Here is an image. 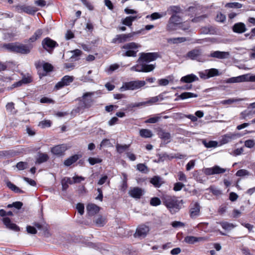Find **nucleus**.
<instances>
[{
  "instance_id": "f257e3e1",
  "label": "nucleus",
  "mask_w": 255,
  "mask_h": 255,
  "mask_svg": "<svg viewBox=\"0 0 255 255\" xmlns=\"http://www.w3.org/2000/svg\"><path fill=\"white\" fill-rule=\"evenodd\" d=\"M158 57V54L157 52L140 53L137 64L131 67L130 69L138 72H149L154 69L155 66L147 63L155 60Z\"/></svg>"
},
{
  "instance_id": "f03ea898",
  "label": "nucleus",
  "mask_w": 255,
  "mask_h": 255,
  "mask_svg": "<svg viewBox=\"0 0 255 255\" xmlns=\"http://www.w3.org/2000/svg\"><path fill=\"white\" fill-rule=\"evenodd\" d=\"M161 198L163 204L172 214H174L179 212L182 208L184 204L183 200H179L175 196L167 194L162 195Z\"/></svg>"
},
{
  "instance_id": "7ed1b4c3",
  "label": "nucleus",
  "mask_w": 255,
  "mask_h": 255,
  "mask_svg": "<svg viewBox=\"0 0 255 255\" xmlns=\"http://www.w3.org/2000/svg\"><path fill=\"white\" fill-rule=\"evenodd\" d=\"M96 93L95 92H86L82 97L78 98L76 101L78 102V105L72 111L71 113L72 114L82 113L85 109L91 107L94 102L92 97Z\"/></svg>"
},
{
  "instance_id": "20e7f679",
  "label": "nucleus",
  "mask_w": 255,
  "mask_h": 255,
  "mask_svg": "<svg viewBox=\"0 0 255 255\" xmlns=\"http://www.w3.org/2000/svg\"><path fill=\"white\" fill-rule=\"evenodd\" d=\"M2 47L9 52L21 54H28L31 52L33 47V45L29 43L27 44H23L15 42L4 44Z\"/></svg>"
},
{
  "instance_id": "39448f33",
  "label": "nucleus",
  "mask_w": 255,
  "mask_h": 255,
  "mask_svg": "<svg viewBox=\"0 0 255 255\" xmlns=\"http://www.w3.org/2000/svg\"><path fill=\"white\" fill-rule=\"evenodd\" d=\"M140 47L139 44L133 42L125 44L121 47V49L126 50L122 55L126 57H136Z\"/></svg>"
},
{
  "instance_id": "423d86ee",
  "label": "nucleus",
  "mask_w": 255,
  "mask_h": 255,
  "mask_svg": "<svg viewBox=\"0 0 255 255\" xmlns=\"http://www.w3.org/2000/svg\"><path fill=\"white\" fill-rule=\"evenodd\" d=\"M145 85V81L143 80H137L125 82L120 88V91H124L126 90H135L143 87Z\"/></svg>"
},
{
  "instance_id": "0eeeda50",
  "label": "nucleus",
  "mask_w": 255,
  "mask_h": 255,
  "mask_svg": "<svg viewBox=\"0 0 255 255\" xmlns=\"http://www.w3.org/2000/svg\"><path fill=\"white\" fill-rule=\"evenodd\" d=\"M187 56L191 60H196L199 62H203L206 60V56L203 54L202 50L198 48H195L189 51Z\"/></svg>"
},
{
  "instance_id": "6e6552de",
  "label": "nucleus",
  "mask_w": 255,
  "mask_h": 255,
  "mask_svg": "<svg viewBox=\"0 0 255 255\" xmlns=\"http://www.w3.org/2000/svg\"><path fill=\"white\" fill-rule=\"evenodd\" d=\"M135 32H131L127 34H117L112 39L111 43L113 44H120L132 40V38L135 35Z\"/></svg>"
},
{
  "instance_id": "1a4fd4ad",
  "label": "nucleus",
  "mask_w": 255,
  "mask_h": 255,
  "mask_svg": "<svg viewBox=\"0 0 255 255\" xmlns=\"http://www.w3.org/2000/svg\"><path fill=\"white\" fill-rule=\"evenodd\" d=\"M41 45L43 48L50 53H51L54 49L59 45L56 41L48 37L43 39Z\"/></svg>"
},
{
  "instance_id": "9d476101",
  "label": "nucleus",
  "mask_w": 255,
  "mask_h": 255,
  "mask_svg": "<svg viewBox=\"0 0 255 255\" xmlns=\"http://www.w3.org/2000/svg\"><path fill=\"white\" fill-rule=\"evenodd\" d=\"M15 10L18 13L24 12L28 14L34 15L38 9L35 7L25 4H18L15 6Z\"/></svg>"
},
{
  "instance_id": "9b49d317",
  "label": "nucleus",
  "mask_w": 255,
  "mask_h": 255,
  "mask_svg": "<svg viewBox=\"0 0 255 255\" xmlns=\"http://www.w3.org/2000/svg\"><path fill=\"white\" fill-rule=\"evenodd\" d=\"M181 18L177 14H173L170 18L169 22L167 25L168 30H174L176 29L178 25L181 23Z\"/></svg>"
},
{
  "instance_id": "f8f14e48",
  "label": "nucleus",
  "mask_w": 255,
  "mask_h": 255,
  "mask_svg": "<svg viewBox=\"0 0 255 255\" xmlns=\"http://www.w3.org/2000/svg\"><path fill=\"white\" fill-rule=\"evenodd\" d=\"M74 79L73 76L65 75L55 85L54 88L59 90L65 86H68L73 82Z\"/></svg>"
},
{
  "instance_id": "ddd939ff",
  "label": "nucleus",
  "mask_w": 255,
  "mask_h": 255,
  "mask_svg": "<svg viewBox=\"0 0 255 255\" xmlns=\"http://www.w3.org/2000/svg\"><path fill=\"white\" fill-rule=\"evenodd\" d=\"M226 171V169L221 168L218 165H215L211 168H206L203 169L204 173L207 175L223 173L225 172Z\"/></svg>"
},
{
  "instance_id": "4468645a",
  "label": "nucleus",
  "mask_w": 255,
  "mask_h": 255,
  "mask_svg": "<svg viewBox=\"0 0 255 255\" xmlns=\"http://www.w3.org/2000/svg\"><path fill=\"white\" fill-rule=\"evenodd\" d=\"M149 231V228L148 226L144 225H140L137 228L134 236L135 238H143L146 236Z\"/></svg>"
},
{
  "instance_id": "2eb2a0df",
  "label": "nucleus",
  "mask_w": 255,
  "mask_h": 255,
  "mask_svg": "<svg viewBox=\"0 0 255 255\" xmlns=\"http://www.w3.org/2000/svg\"><path fill=\"white\" fill-rule=\"evenodd\" d=\"M68 147L66 144H62L56 145L51 148V152L52 154L60 156L64 154Z\"/></svg>"
},
{
  "instance_id": "dca6fc26",
  "label": "nucleus",
  "mask_w": 255,
  "mask_h": 255,
  "mask_svg": "<svg viewBox=\"0 0 255 255\" xmlns=\"http://www.w3.org/2000/svg\"><path fill=\"white\" fill-rule=\"evenodd\" d=\"M208 240L206 237H196L192 236H188L184 238V241L188 244H194L197 242H206Z\"/></svg>"
},
{
  "instance_id": "f3484780",
  "label": "nucleus",
  "mask_w": 255,
  "mask_h": 255,
  "mask_svg": "<svg viewBox=\"0 0 255 255\" xmlns=\"http://www.w3.org/2000/svg\"><path fill=\"white\" fill-rule=\"evenodd\" d=\"M158 101V96H155L150 98L149 99L145 101L135 103L131 104V107L132 108L139 107L141 106H146L148 105H151L155 103Z\"/></svg>"
},
{
  "instance_id": "a211bd4d",
  "label": "nucleus",
  "mask_w": 255,
  "mask_h": 255,
  "mask_svg": "<svg viewBox=\"0 0 255 255\" xmlns=\"http://www.w3.org/2000/svg\"><path fill=\"white\" fill-rule=\"evenodd\" d=\"M2 221L7 229L15 232L20 231L19 227L15 224L12 223L9 218L3 217Z\"/></svg>"
},
{
  "instance_id": "6ab92c4d",
  "label": "nucleus",
  "mask_w": 255,
  "mask_h": 255,
  "mask_svg": "<svg viewBox=\"0 0 255 255\" xmlns=\"http://www.w3.org/2000/svg\"><path fill=\"white\" fill-rule=\"evenodd\" d=\"M201 207L198 202H195L191 205L189 213L191 218H195L200 214Z\"/></svg>"
},
{
  "instance_id": "aec40b11",
  "label": "nucleus",
  "mask_w": 255,
  "mask_h": 255,
  "mask_svg": "<svg viewBox=\"0 0 255 255\" xmlns=\"http://www.w3.org/2000/svg\"><path fill=\"white\" fill-rule=\"evenodd\" d=\"M143 191L139 187H133L130 189L128 191L129 195L135 199H139L143 195Z\"/></svg>"
},
{
  "instance_id": "412c9836",
  "label": "nucleus",
  "mask_w": 255,
  "mask_h": 255,
  "mask_svg": "<svg viewBox=\"0 0 255 255\" xmlns=\"http://www.w3.org/2000/svg\"><path fill=\"white\" fill-rule=\"evenodd\" d=\"M229 55V53L228 52L215 51L212 52L207 57H211L218 59H223L227 58Z\"/></svg>"
},
{
  "instance_id": "4be33fe9",
  "label": "nucleus",
  "mask_w": 255,
  "mask_h": 255,
  "mask_svg": "<svg viewBox=\"0 0 255 255\" xmlns=\"http://www.w3.org/2000/svg\"><path fill=\"white\" fill-rule=\"evenodd\" d=\"M141 17V16L139 14L133 16H128L123 19L122 22L124 25L130 27L132 25L133 21L140 18Z\"/></svg>"
},
{
  "instance_id": "5701e85b",
  "label": "nucleus",
  "mask_w": 255,
  "mask_h": 255,
  "mask_svg": "<svg viewBox=\"0 0 255 255\" xmlns=\"http://www.w3.org/2000/svg\"><path fill=\"white\" fill-rule=\"evenodd\" d=\"M171 141V135L169 132L162 131L160 130V146L165 145Z\"/></svg>"
},
{
  "instance_id": "b1692460",
  "label": "nucleus",
  "mask_w": 255,
  "mask_h": 255,
  "mask_svg": "<svg viewBox=\"0 0 255 255\" xmlns=\"http://www.w3.org/2000/svg\"><path fill=\"white\" fill-rule=\"evenodd\" d=\"M233 31L237 33H243L247 30L246 25L243 22L235 23L233 27Z\"/></svg>"
},
{
  "instance_id": "393cba45",
  "label": "nucleus",
  "mask_w": 255,
  "mask_h": 255,
  "mask_svg": "<svg viewBox=\"0 0 255 255\" xmlns=\"http://www.w3.org/2000/svg\"><path fill=\"white\" fill-rule=\"evenodd\" d=\"M49 159V157L47 154L39 152L37 153V157L35 163L36 164H41V163L47 161Z\"/></svg>"
},
{
  "instance_id": "a878e982",
  "label": "nucleus",
  "mask_w": 255,
  "mask_h": 255,
  "mask_svg": "<svg viewBox=\"0 0 255 255\" xmlns=\"http://www.w3.org/2000/svg\"><path fill=\"white\" fill-rule=\"evenodd\" d=\"M42 33L43 30L42 29H38L35 31L33 34L25 42H27L29 43L34 42L41 37Z\"/></svg>"
},
{
  "instance_id": "bb28decb",
  "label": "nucleus",
  "mask_w": 255,
  "mask_h": 255,
  "mask_svg": "<svg viewBox=\"0 0 255 255\" xmlns=\"http://www.w3.org/2000/svg\"><path fill=\"white\" fill-rule=\"evenodd\" d=\"M247 78L246 75H242L235 77H232L227 79L225 80L226 83H235L246 81Z\"/></svg>"
},
{
  "instance_id": "cd10ccee",
  "label": "nucleus",
  "mask_w": 255,
  "mask_h": 255,
  "mask_svg": "<svg viewBox=\"0 0 255 255\" xmlns=\"http://www.w3.org/2000/svg\"><path fill=\"white\" fill-rule=\"evenodd\" d=\"M199 78L195 75L191 74L182 77L180 81L182 83H190L194 81H198Z\"/></svg>"
},
{
  "instance_id": "c85d7f7f",
  "label": "nucleus",
  "mask_w": 255,
  "mask_h": 255,
  "mask_svg": "<svg viewBox=\"0 0 255 255\" xmlns=\"http://www.w3.org/2000/svg\"><path fill=\"white\" fill-rule=\"evenodd\" d=\"M237 134L235 133L229 132L224 135L221 140L222 144H226L230 141L233 139H234L236 137Z\"/></svg>"
},
{
  "instance_id": "c756f323",
  "label": "nucleus",
  "mask_w": 255,
  "mask_h": 255,
  "mask_svg": "<svg viewBox=\"0 0 255 255\" xmlns=\"http://www.w3.org/2000/svg\"><path fill=\"white\" fill-rule=\"evenodd\" d=\"M42 67L44 72L42 73L40 72L38 74L40 78L42 77L45 76L47 73L51 72L53 70V66L51 64L47 62H44L42 65Z\"/></svg>"
},
{
  "instance_id": "7c9ffc66",
  "label": "nucleus",
  "mask_w": 255,
  "mask_h": 255,
  "mask_svg": "<svg viewBox=\"0 0 255 255\" xmlns=\"http://www.w3.org/2000/svg\"><path fill=\"white\" fill-rule=\"evenodd\" d=\"M81 156L78 154L73 155L64 160V164L66 166H69L76 162Z\"/></svg>"
},
{
  "instance_id": "2f4dec72",
  "label": "nucleus",
  "mask_w": 255,
  "mask_h": 255,
  "mask_svg": "<svg viewBox=\"0 0 255 255\" xmlns=\"http://www.w3.org/2000/svg\"><path fill=\"white\" fill-rule=\"evenodd\" d=\"M87 210L89 215L93 216L99 212V207L95 204H90L87 206Z\"/></svg>"
},
{
  "instance_id": "473e14b6",
  "label": "nucleus",
  "mask_w": 255,
  "mask_h": 255,
  "mask_svg": "<svg viewBox=\"0 0 255 255\" xmlns=\"http://www.w3.org/2000/svg\"><path fill=\"white\" fill-rule=\"evenodd\" d=\"M189 40V39L185 37H176L167 39V42L169 43L178 44Z\"/></svg>"
},
{
  "instance_id": "72a5a7b5",
  "label": "nucleus",
  "mask_w": 255,
  "mask_h": 255,
  "mask_svg": "<svg viewBox=\"0 0 255 255\" xmlns=\"http://www.w3.org/2000/svg\"><path fill=\"white\" fill-rule=\"evenodd\" d=\"M139 133L140 136L143 138H150L152 136L151 131L148 129H141L139 130Z\"/></svg>"
},
{
  "instance_id": "f704fd0d",
  "label": "nucleus",
  "mask_w": 255,
  "mask_h": 255,
  "mask_svg": "<svg viewBox=\"0 0 255 255\" xmlns=\"http://www.w3.org/2000/svg\"><path fill=\"white\" fill-rule=\"evenodd\" d=\"M198 97V95L191 93V92H184L181 93L179 96V98L182 100L186 99L191 98H196Z\"/></svg>"
},
{
  "instance_id": "c9c22d12",
  "label": "nucleus",
  "mask_w": 255,
  "mask_h": 255,
  "mask_svg": "<svg viewBox=\"0 0 255 255\" xmlns=\"http://www.w3.org/2000/svg\"><path fill=\"white\" fill-rule=\"evenodd\" d=\"M220 224L224 230L227 231H230L236 227L234 224L227 222H221Z\"/></svg>"
},
{
  "instance_id": "e433bc0d",
  "label": "nucleus",
  "mask_w": 255,
  "mask_h": 255,
  "mask_svg": "<svg viewBox=\"0 0 255 255\" xmlns=\"http://www.w3.org/2000/svg\"><path fill=\"white\" fill-rule=\"evenodd\" d=\"M208 77L210 78L213 77L214 76H217L220 75L219 71L218 69L215 68H211L208 70H207Z\"/></svg>"
},
{
  "instance_id": "4c0bfd02",
  "label": "nucleus",
  "mask_w": 255,
  "mask_h": 255,
  "mask_svg": "<svg viewBox=\"0 0 255 255\" xmlns=\"http://www.w3.org/2000/svg\"><path fill=\"white\" fill-rule=\"evenodd\" d=\"M242 4L239 2H228L225 4V7L228 8H240L242 7Z\"/></svg>"
},
{
  "instance_id": "58836bf2",
  "label": "nucleus",
  "mask_w": 255,
  "mask_h": 255,
  "mask_svg": "<svg viewBox=\"0 0 255 255\" xmlns=\"http://www.w3.org/2000/svg\"><path fill=\"white\" fill-rule=\"evenodd\" d=\"M129 145L124 144L121 145L119 144H117L116 145V149L119 153H122L125 150H127L129 148Z\"/></svg>"
},
{
  "instance_id": "ea45409f",
  "label": "nucleus",
  "mask_w": 255,
  "mask_h": 255,
  "mask_svg": "<svg viewBox=\"0 0 255 255\" xmlns=\"http://www.w3.org/2000/svg\"><path fill=\"white\" fill-rule=\"evenodd\" d=\"M250 175V173L246 169H240L236 173V175L238 177L248 176Z\"/></svg>"
},
{
  "instance_id": "a19ab883",
  "label": "nucleus",
  "mask_w": 255,
  "mask_h": 255,
  "mask_svg": "<svg viewBox=\"0 0 255 255\" xmlns=\"http://www.w3.org/2000/svg\"><path fill=\"white\" fill-rule=\"evenodd\" d=\"M226 17L225 15L222 13L221 12L218 13L215 18L216 21L220 22H224L226 20Z\"/></svg>"
},
{
  "instance_id": "79ce46f5",
  "label": "nucleus",
  "mask_w": 255,
  "mask_h": 255,
  "mask_svg": "<svg viewBox=\"0 0 255 255\" xmlns=\"http://www.w3.org/2000/svg\"><path fill=\"white\" fill-rule=\"evenodd\" d=\"M88 161L91 165H94L97 163H100L102 161V159L99 158L89 157Z\"/></svg>"
},
{
  "instance_id": "37998d69",
  "label": "nucleus",
  "mask_w": 255,
  "mask_h": 255,
  "mask_svg": "<svg viewBox=\"0 0 255 255\" xmlns=\"http://www.w3.org/2000/svg\"><path fill=\"white\" fill-rule=\"evenodd\" d=\"M255 145V141L254 139H248L245 141V146L248 148H252Z\"/></svg>"
},
{
  "instance_id": "c03bdc74",
  "label": "nucleus",
  "mask_w": 255,
  "mask_h": 255,
  "mask_svg": "<svg viewBox=\"0 0 255 255\" xmlns=\"http://www.w3.org/2000/svg\"><path fill=\"white\" fill-rule=\"evenodd\" d=\"M51 125V122L50 120H44L40 122L39 126L42 128L50 127Z\"/></svg>"
},
{
  "instance_id": "a18cd8bd",
  "label": "nucleus",
  "mask_w": 255,
  "mask_h": 255,
  "mask_svg": "<svg viewBox=\"0 0 255 255\" xmlns=\"http://www.w3.org/2000/svg\"><path fill=\"white\" fill-rule=\"evenodd\" d=\"M150 183L154 185L156 187H159V177L154 176L151 179L150 181Z\"/></svg>"
},
{
  "instance_id": "49530a36",
  "label": "nucleus",
  "mask_w": 255,
  "mask_h": 255,
  "mask_svg": "<svg viewBox=\"0 0 255 255\" xmlns=\"http://www.w3.org/2000/svg\"><path fill=\"white\" fill-rule=\"evenodd\" d=\"M137 169L139 171L145 173L147 171V167L142 163H139L136 165Z\"/></svg>"
},
{
  "instance_id": "de8ad7c7",
  "label": "nucleus",
  "mask_w": 255,
  "mask_h": 255,
  "mask_svg": "<svg viewBox=\"0 0 255 255\" xmlns=\"http://www.w3.org/2000/svg\"><path fill=\"white\" fill-rule=\"evenodd\" d=\"M23 84H27L32 81V78L30 76H23L21 80Z\"/></svg>"
},
{
  "instance_id": "09e8293b",
  "label": "nucleus",
  "mask_w": 255,
  "mask_h": 255,
  "mask_svg": "<svg viewBox=\"0 0 255 255\" xmlns=\"http://www.w3.org/2000/svg\"><path fill=\"white\" fill-rule=\"evenodd\" d=\"M27 163L24 162H19L16 164V167L18 170H22L26 168Z\"/></svg>"
},
{
  "instance_id": "8fccbe9b",
  "label": "nucleus",
  "mask_w": 255,
  "mask_h": 255,
  "mask_svg": "<svg viewBox=\"0 0 255 255\" xmlns=\"http://www.w3.org/2000/svg\"><path fill=\"white\" fill-rule=\"evenodd\" d=\"M119 67H120V66L118 64L116 63V64H112L109 66V67L107 71L109 73H111L113 72H114V71L117 70L119 68Z\"/></svg>"
},
{
  "instance_id": "3c124183",
  "label": "nucleus",
  "mask_w": 255,
  "mask_h": 255,
  "mask_svg": "<svg viewBox=\"0 0 255 255\" xmlns=\"http://www.w3.org/2000/svg\"><path fill=\"white\" fill-rule=\"evenodd\" d=\"M200 6H199V5H195V6H190L188 8L187 11L188 12H192L193 14H196L197 13V12H198V9H200Z\"/></svg>"
},
{
  "instance_id": "603ef678",
  "label": "nucleus",
  "mask_w": 255,
  "mask_h": 255,
  "mask_svg": "<svg viewBox=\"0 0 255 255\" xmlns=\"http://www.w3.org/2000/svg\"><path fill=\"white\" fill-rule=\"evenodd\" d=\"M171 225L174 228L184 227L185 226L184 223L180 221H174L172 222Z\"/></svg>"
},
{
  "instance_id": "864d4df0",
  "label": "nucleus",
  "mask_w": 255,
  "mask_h": 255,
  "mask_svg": "<svg viewBox=\"0 0 255 255\" xmlns=\"http://www.w3.org/2000/svg\"><path fill=\"white\" fill-rule=\"evenodd\" d=\"M76 209L79 213L82 215L84 213V206L82 203H78L76 205Z\"/></svg>"
},
{
  "instance_id": "5fc2aeb1",
  "label": "nucleus",
  "mask_w": 255,
  "mask_h": 255,
  "mask_svg": "<svg viewBox=\"0 0 255 255\" xmlns=\"http://www.w3.org/2000/svg\"><path fill=\"white\" fill-rule=\"evenodd\" d=\"M173 78L172 76H169L167 79H160V85L166 86L168 84L169 81H172Z\"/></svg>"
},
{
  "instance_id": "6e6d98bb",
  "label": "nucleus",
  "mask_w": 255,
  "mask_h": 255,
  "mask_svg": "<svg viewBox=\"0 0 255 255\" xmlns=\"http://www.w3.org/2000/svg\"><path fill=\"white\" fill-rule=\"evenodd\" d=\"M204 145L207 148L215 147L217 146L218 143L216 141H210L208 142H205Z\"/></svg>"
},
{
  "instance_id": "4d7b16f0",
  "label": "nucleus",
  "mask_w": 255,
  "mask_h": 255,
  "mask_svg": "<svg viewBox=\"0 0 255 255\" xmlns=\"http://www.w3.org/2000/svg\"><path fill=\"white\" fill-rule=\"evenodd\" d=\"M47 2L45 0H36L34 1V4L39 7H43L46 5Z\"/></svg>"
},
{
  "instance_id": "13d9d810",
  "label": "nucleus",
  "mask_w": 255,
  "mask_h": 255,
  "mask_svg": "<svg viewBox=\"0 0 255 255\" xmlns=\"http://www.w3.org/2000/svg\"><path fill=\"white\" fill-rule=\"evenodd\" d=\"M124 179L123 180L122 186H121V190L123 191H125L128 187L127 184V178L126 174H124Z\"/></svg>"
},
{
  "instance_id": "bf43d9fd",
  "label": "nucleus",
  "mask_w": 255,
  "mask_h": 255,
  "mask_svg": "<svg viewBox=\"0 0 255 255\" xmlns=\"http://www.w3.org/2000/svg\"><path fill=\"white\" fill-rule=\"evenodd\" d=\"M184 185L181 182H177L174 184L173 190L175 191H178L182 189Z\"/></svg>"
},
{
  "instance_id": "052dcab7",
  "label": "nucleus",
  "mask_w": 255,
  "mask_h": 255,
  "mask_svg": "<svg viewBox=\"0 0 255 255\" xmlns=\"http://www.w3.org/2000/svg\"><path fill=\"white\" fill-rule=\"evenodd\" d=\"M150 204L153 206H156L159 205V198L154 197L151 199Z\"/></svg>"
},
{
  "instance_id": "680f3d73",
  "label": "nucleus",
  "mask_w": 255,
  "mask_h": 255,
  "mask_svg": "<svg viewBox=\"0 0 255 255\" xmlns=\"http://www.w3.org/2000/svg\"><path fill=\"white\" fill-rule=\"evenodd\" d=\"M26 231L28 233L30 234H36L37 233V230L36 229L32 226H27L26 227Z\"/></svg>"
},
{
  "instance_id": "e2e57ef3",
  "label": "nucleus",
  "mask_w": 255,
  "mask_h": 255,
  "mask_svg": "<svg viewBox=\"0 0 255 255\" xmlns=\"http://www.w3.org/2000/svg\"><path fill=\"white\" fill-rule=\"evenodd\" d=\"M73 183H80L81 181H84L85 180L84 177L82 176H75L73 177Z\"/></svg>"
},
{
  "instance_id": "0e129e2a",
  "label": "nucleus",
  "mask_w": 255,
  "mask_h": 255,
  "mask_svg": "<svg viewBox=\"0 0 255 255\" xmlns=\"http://www.w3.org/2000/svg\"><path fill=\"white\" fill-rule=\"evenodd\" d=\"M40 103H54V102L51 99L48 98L46 97H42L40 100Z\"/></svg>"
},
{
  "instance_id": "69168bd1",
  "label": "nucleus",
  "mask_w": 255,
  "mask_h": 255,
  "mask_svg": "<svg viewBox=\"0 0 255 255\" xmlns=\"http://www.w3.org/2000/svg\"><path fill=\"white\" fill-rule=\"evenodd\" d=\"M195 161L193 160H190L186 165V168L187 171L190 170L195 166Z\"/></svg>"
},
{
  "instance_id": "338daca9",
  "label": "nucleus",
  "mask_w": 255,
  "mask_h": 255,
  "mask_svg": "<svg viewBox=\"0 0 255 255\" xmlns=\"http://www.w3.org/2000/svg\"><path fill=\"white\" fill-rule=\"evenodd\" d=\"M83 4L87 7L89 10H93V6L91 3L89 2L87 0H81Z\"/></svg>"
},
{
  "instance_id": "774afa93",
  "label": "nucleus",
  "mask_w": 255,
  "mask_h": 255,
  "mask_svg": "<svg viewBox=\"0 0 255 255\" xmlns=\"http://www.w3.org/2000/svg\"><path fill=\"white\" fill-rule=\"evenodd\" d=\"M146 18H150L151 20L156 19L159 18V13L154 12L151 15H148L146 16Z\"/></svg>"
}]
</instances>
